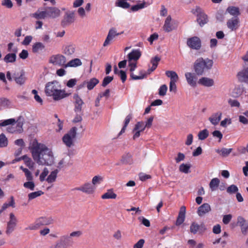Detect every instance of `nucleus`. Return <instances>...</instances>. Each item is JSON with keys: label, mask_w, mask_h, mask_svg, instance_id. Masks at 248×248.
<instances>
[{"label": "nucleus", "mask_w": 248, "mask_h": 248, "mask_svg": "<svg viewBox=\"0 0 248 248\" xmlns=\"http://www.w3.org/2000/svg\"><path fill=\"white\" fill-rule=\"evenodd\" d=\"M31 152L33 159L39 165L51 166L54 162L52 151L44 144L33 142Z\"/></svg>", "instance_id": "obj_1"}, {"label": "nucleus", "mask_w": 248, "mask_h": 248, "mask_svg": "<svg viewBox=\"0 0 248 248\" xmlns=\"http://www.w3.org/2000/svg\"><path fill=\"white\" fill-rule=\"evenodd\" d=\"M45 93L47 96H52L54 100H59L68 95L64 91L60 89L59 83L56 81L47 83L46 85Z\"/></svg>", "instance_id": "obj_2"}, {"label": "nucleus", "mask_w": 248, "mask_h": 248, "mask_svg": "<svg viewBox=\"0 0 248 248\" xmlns=\"http://www.w3.org/2000/svg\"><path fill=\"white\" fill-rule=\"evenodd\" d=\"M213 65V61L208 58H203L197 59L193 64V69L197 76H202L204 73L210 70Z\"/></svg>", "instance_id": "obj_3"}, {"label": "nucleus", "mask_w": 248, "mask_h": 248, "mask_svg": "<svg viewBox=\"0 0 248 248\" xmlns=\"http://www.w3.org/2000/svg\"><path fill=\"white\" fill-rule=\"evenodd\" d=\"M53 219L51 217H42L36 219L34 223L31 224L26 228V230H36L41 226L48 225L52 224Z\"/></svg>", "instance_id": "obj_4"}, {"label": "nucleus", "mask_w": 248, "mask_h": 248, "mask_svg": "<svg viewBox=\"0 0 248 248\" xmlns=\"http://www.w3.org/2000/svg\"><path fill=\"white\" fill-rule=\"evenodd\" d=\"M77 130L76 127H73L62 137V141L67 147L70 148L74 145V140L77 137Z\"/></svg>", "instance_id": "obj_5"}, {"label": "nucleus", "mask_w": 248, "mask_h": 248, "mask_svg": "<svg viewBox=\"0 0 248 248\" xmlns=\"http://www.w3.org/2000/svg\"><path fill=\"white\" fill-rule=\"evenodd\" d=\"M49 62L54 65H58L65 67L66 58L61 54L54 55L50 57Z\"/></svg>", "instance_id": "obj_6"}, {"label": "nucleus", "mask_w": 248, "mask_h": 248, "mask_svg": "<svg viewBox=\"0 0 248 248\" xmlns=\"http://www.w3.org/2000/svg\"><path fill=\"white\" fill-rule=\"evenodd\" d=\"M193 13L196 14L197 21L201 27L208 22L207 16L202 11L200 8L197 7Z\"/></svg>", "instance_id": "obj_7"}, {"label": "nucleus", "mask_w": 248, "mask_h": 248, "mask_svg": "<svg viewBox=\"0 0 248 248\" xmlns=\"http://www.w3.org/2000/svg\"><path fill=\"white\" fill-rule=\"evenodd\" d=\"M237 224L240 227L241 232L244 236L248 234V220L242 216H239L237 219Z\"/></svg>", "instance_id": "obj_8"}, {"label": "nucleus", "mask_w": 248, "mask_h": 248, "mask_svg": "<svg viewBox=\"0 0 248 248\" xmlns=\"http://www.w3.org/2000/svg\"><path fill=\"white\" fill-rule=\"evenodd\" d=\"M68 237L64 235L61 236L54 245H51L49 248H67L71 246L68 241Z\"/></svg>", "instance_id": "obj_9"}, {"label": "nucleus", "mask_w": 248, "mask_h": 248, "mask_svg": "<svg viewBox=\"0 0 248 248\" xmlns=\"http://www.w3.org/2000/svg\"><path fill=\"white\" fill-rule=\"evenodd\" d=\"M206 230L203 223L199 224L196 222H193L190 226V232L191 233L195 234L197 233H202Z\"/></svg>", "instance_id": "obj_10"}, {"label": "nucleus", "mask_w": 248, "mask_h": 248, "mask_svg": "<svg viewBox=\"0 0 248 248\" xmlns=\"http://www.w3.org/2000/svg\"><path fill=\"white\" fill-rule=\"evenodd\" d=\"M186 44L190 48L195 50L200 49L202 46L201 41L197 36L188 38L187 40Z\"/></svg>", "instance_id": "obj_11"}, {"label": "nucleus", "mask_w": 248, "mask_h": 248, "mask_svg": "<svg viewBox=\"0 0 248 248\" xmlns=\"http://www.w3.org/2000/svg\"><path fill=\"white\" fill-rule=\"evenodd\" d=\"M17 219L12 213L10 214V220L7 222L6 233L10 235L14 230L17 224Z\"/></svg>", "instance_id": "obj_12"}, {"label": "nucleus", "mask_w": 248, "mask_h": 248, "mask_svg": "<svg viewBox=\"0 0 248 248\" xmlns=\"http://www.w3.org/2000/svg\"><path fill=\"white\" fill-rule=\"evenodd\" d=\"M96 186L93 185L91 183H86L81 186L76 188L77 190L81 191L87 194H93L95 192Z\"/></svg>", "instance_id": "obj_13"}, {"label": "nucleus", "mask_w": 248, "mask_h": 248, "mask_svg": "<svg viewBox=\"0 0 248 248\" xmlns=\"http://www.w3.org/2000/svg\"><path fill=\"white\" fill-rule=\"evenodd\" d=\"M123 32L121 33H118L116 29L114 28H111L108 31V34L107 38L104 42L103 46H106L110 44V42L113 40V39L117 36L123 33Z\"/></svg>", "instance_id": "obj_14"}, {"label": "nucleus", "mask_w": 248, "mask_h": 248, "mask_svg": "<svg viewBox=\"0 0 248 248\" xmlns=\"http://www.w3.org/2000/svg\"><path fill=\"white\" fill-rule=\"evenodd\" d=\"M185 76L187 83L190 86L193 87L196 86L198 78L195 73L186 72Z\"/></svg>", "instance_id": "obj_15"}, {"label": "nucleus", "mask_w": 248, "mask_h": 248, "mask_svg": "<svg viewBox=\"0 0 248 248\" xmlns=\"http://www.w3.org/2000/svg\"><path fill=\"white\" fill-rule=\"evenodd\" d=\"M18 49L17 47H14L12 50V53H9L5 55L3 58L4 62L6 63H14L16 60V53Z\"/></svg>", "instance_id": "obj_16"}, {"label": "nucleus", "mask_w": 248, "mask_h": 248, "mask_svg": "<svg viewBox=\"0 0 248 248\" xmlns=\"http://www.w3.org/2000/svg\"><path fill=\"white\" fill-rule=\"evenodd\" d=\"M47 17L56 18L60 16L61 14L60 10L55 7H49L45 8Z\"/></svg>", "instance_id": "obj_17"}, {"label": "nucleus", "mask_w": 248, "mask_h": 248, "mask_svg": "<svg viewBox=\"0 0 248 248\" xmlns=\"http://www.w3.org/2000/svg\"><path fill=\"white\" fill-rule=\"evenodd\" d=\"M146 127V126H145V124L143 122H138L133 130V132H135L133 137V139L135 140L139 138L140 136V133L143 131Z\"/></svg>", "instance_id": "obj_18"}, {"label": "nucleus", "mask_w": 248, "mask_h": 248, "mask_svg": "<svg viewBox=\"0 0 248 248\" xmlns=\"http://www.w3.org/2000/svg\"><path fill=\"white\" fill-rule=\"evenodd\" d=\"M239 18L234 16L229 19L227 22V25L229 29L231 31H235L237 30L239 26Z\"/></svg>", "instance_id": "obj_19"}, {"label": "nucleus", "mask_w": 248, "mask_h": 248, "mask_svg": "<svg viewBox=\"0 0 248 248\" xmlns=\"http://www.w3.org/2000/svg\"><path fill=\"white\" fill-rule=\"evenodd\" d=\"M186 212V207L185 206H182L180 207L179 214L176 221L175 225L176 226H180L184 222L185 219Z\"/></svg>", "instance_id": "obj_20"}, {"label": "nucleus", "mask_w": 248, "mask_h": 248, "mask_svg": "<svg viewBox=\"0 0 248 248\" xmlns=\"http://www.w3.org/2000/svg\"><path fill=\"white\" fill-rule=\"evenodd\" d=\"M75 20V14L74 12L66 13L63 19L62 22V25L65 26L73 23Z\"/></svg>", "instance_id": "obj_21"}, {"label": "nucleus", "mask_w": 248, "mask_h": 248, "mask_svg": "<svg viewBox=\"0 0 248 248\" xmlns=\"http://www.w3.org/2000/svg\"><path fill=\"white\" fill-rule=\"evenodd\" d=\"M155 69H153L152 67L151 68L148 69L147 71L145 73L143 71L140 72L139 76H136L133 73L130 74L131 78L133 80H139L144 78L147 75L150 74Z\"/></svg>", "instance_id": "obj_22"}, {"label": "nucleus", "mask_w": 248, "mask_h": 248, "mask_svg": "<svg viewBox=\"0 0 248 248\" xmlns=\"http://www.w3.org/2000/svg\"><path fill=\"white\" fill-rule=\"evenodd\" d=\"M211 210L210 205L207 203H205L201 205L197 210V214L200 217H202L207 213H208Z\"/></svg>", "instance_id": "obj_23"}, {"label": "nucleus", "mask_w": 248, "mask_h": 248, "mask_svg": "<svg viewBox=\"0 0 248 248\" xmlns=\"http://www.w3.org/2000/svg\"><path fill=\"white\" fill-rule=\"evenodd\" d=\"M141 52L139 49H133L127 55L128 61L136 62L141 56Z\"/></svg>", "instance_id": "obj_24"}, {"label": "nucleus", "mask_w": 248, "mask_h": 248, "mask_svg": "<svg viewBox=\"0 0 248 248\" xmlns=\"http://www.w3.org/2000/svg\"><path fill=\"white\" fill-rule=\"evenodd\" d=\"M73 98L75 102V111L79 113L81 112L82 106L84 104L83 101L77 94H74Z\"/></svg>", "instance_id": "obj_25"}, {"label": "nucleus", "mask_w": 248, "mask_h": 248, "mask_svg": "<svg viewBox=\"0 0 248 248\" xmlns=\"http://www.w3.org/2000/svg\"><path fill=\"white\" fill-rule=\"evenodd\" d=\"M198 83L205 87H210L214 85V80L207 77H202L200 78Z\"/></svg>", "instance_id": "obj_26"}, {"label": "nucleus", "mask_w": 248, "mask_h": 248, "mask_svg": "<svg viewBox=\"0 0 248 248\" xmlns=\"http://www.w3.org/2000/svg\"><path fill=\"white\" fill-rule=\"evenodd\" d=\"M99 80L97 78H93L88 81H84L83 83V85H86L87 88L89 90H92L97 84L99 83Z\"/></svg>", "instance_id": "obj_27"}, {"label": "nucleus", "mask_w": 248, "mask_h": 248, "mask_svg": "<svg viewBox=\"0 0 248 248\" xmlns=\"http://www.w3.org/2000/svg\"><path fill=\"white\" fill-rule=\"evenodd\" d=\"M222 113L217 112L213 114L211 117L209 118V120L211 123L214 125H217L221 119Z\"/></svg>", "instance_id": "obj_28"}, {"label": "nucleus", "mask_w": 248, "mask_h": 248, "mask_svg": "<svg viewBox=\"0 0 248 248\" xmlns=\"http://www.w3.org/2000/svg\"><path fill=\"white\" fill-rule=\"evenodd\" d=\"M171 17L170 16H169L165 20L163 28L166 32H170L175 29L174 27L173 26L172 24L171 23Z\"/></svg>", "instance_id": "obj_29"}, {"label": "nucleus", "mask_w": 248, "mask_h": 248, "mask_svg": "<svg viewBox=\"0 0 248 248\" xmlns=\"http://www.w3.org/2000/svg\"><path fill=\"white\" fill-rule=\"evenodd\" d=\"M116 198L117 195L114 192L112 188L108 189L107 192L101 196L102 199H115Z\"/></svg>", "instance_id": "obj_30"}, {"label": "nucleus", "mask_w": 248, "mask_h": 248, "mask_svg": "<svg viewBox=\"0 0 248 248\" xmlns=\"http://www.w3.org/2000/svg\"><path fill=\"white\" fill-rule=\"evenodd\" d=\"M76 46L74 44H69L66 45L64 49L63 53L68 56H71L75 51Z\"/></svg>", "instance_id": "obj_31"}, {"label": "nucleus", "mask_w": 248, "mask_h": 248, "mask_svg": "<svg viewBox=\"0 0 248 248\" xmlns=\"http://www.w3.org/2000/svg\"><path fill=\"white\" fill-rule=\"evenodd\" d=\"M26 80L25 72L23 70H20L19 75L18 77H15V81L17 84L21 85L24 84Z\"/></svg>", "instance_id": "obj_32"}, {"label": "nucleus", "mask_w": 248, "mask_h": 248, "mask_svg": "<svg viewBox=\"0 0 248 248\" xmlns=\"http://www.w3.org/2000/svg\"><path fill=\"white\" fill-rule=\"evenodd\" d=\"M238 77L240 81L248 83V68L238 73Z\"/></svg>", "instance_id": "obj_33"}, {"label": "nucleus", "mask_w": 248, "mask_h": 248, "mask_svg": "<svg viewBox=\"0 0 248 248\" xmlns=\"http://www.w3.org/2000/svg\"><path fill=\"white\" fill-rule=\"evenodd\" d=\"M82 65V62L79 59L75 58L70 61L67 63L65 65V68H67L68 67H77Z\"/></svg>", "instance_id": "obj_34"}, {"label": "nucleus", "mask_w": 248, "mask_h": 248, "mask_svg": "<svg viewBox=\"0 0 248 248\" xmlns=\"http://www.w3.org/2000/svg\"><path fill=\"white\" fill-rule=\"evenodd\" d=\"M45 48V45L41 42H36L32 46V51L33 53H38L43 50Z\"/></svg>", "instance_id": "obj_35"}, {"label": "nucleus", "mask_w": 248, "mask_h": 248, "mask_svg": "<svg viewBox=\"0 0 248 248\" xmlns=\"http://www.w3.org/2000/svg\"><path fill=\"white\" fill-rule=\"evenodd\" d=\"M32 16L37 19H45L47 17L46 9L44 11H41L38 10L35 13L32 14Z\"/></svg>", "instance_id": "obj_36"}, {"label": "nucleus", "mask_w": 248, "mask_h": 248, "mask_svg": "<svg viewBox=\"0 0 248 248\" xmlns=\"http://www.w3.org/2000/svg\"><path fill=\"white\" fill-rule=\"evenodd\" d=\"M228 12L230 15L237 17L240 15L239 8L235 6H230L227 9Z\"/></svg>", "instance_id": "obj_37"}, {"label": "nucleus", "mask_w": 248, "mask_h": 248, "mask_svg": "<svg viewBox=\"0 0 248 248\" xmlns=\"http://www.w3.org/2000/svg\"><path fill=\"white\" fill-rule=\"evenodd\" d=\"M59 172V170L58 169H56L54 170L51 172L50 174L48 175V176L46 179V181L48 183H51L55 181L56 179L57 178V174Z\"/></svg>", "instance_id": "obj_38"}, {"label": "nucleus", "mask_w": 248, "mask_h": 248, "mask_svg": "<svg viewBox=\"0 0 248 248\" xmlns=\"http://www.w3.org/2000/svg\"><path fill=\"white\" fill-rule=\"evenodd\" d=\"M82 234V232L80 231H75L71 232L69 235L66 234L64 235V236H66L68 237V241L72 245L73 243V241L72 239V237H79Z\"/></svg>", "instance_id": "obj_39"}, {"label": "nucleus", "mask_w": 248, "mask_h": 248, "mask_svg": "<svg viewBox=\"0 0 248 248\" xmlns=\"http://www.w3.org/2000/svg\"><path fill=\"white\" fill-rule=\"evenodd\" d=\"M166 75L170 78V81L177 82L179 78L177 73L173 71H167Z\"/></svg>", "instance_id": "obj_40"}, {"label": "nucleus", "mask_w": 248, "mask_h": 248, "mask_svg": "<svg viewBox=\"0 0 248 248\" xmlns=\"http://www.w3.org/2000/svg\"><path fill=\"white\" fill-rule=\"evenodd\" d=\"M219 180L217 178H215L211 180L209 183V187L212 191L217 189L219 186Z\"/></svg>", "instance_id": "obj_41"}, {"label": "nucleus", "mask_w": 248, "mask_h": 248, "mask_svg": "<svg viewBox=\"0 0 248 248\" xmlns=\"http://www.w3.org/2000/svg\"><path fill=\"white\" fill-rule=\"evenodd\" d=\"M121 162L124 164H131L133 162L132 155L129 154L124 155L121 159Z\"/></svg>", "instance_id": "obj_42"}, {"label": "nucleus", "mask_w": 248, "mask_h": 248, "mask_svg": "<svg viewBox=\"0 0 248 248\" xmlns=\"http://www.w3.org/2000/svg\"><path fill=\"white\" fill-rule=\"evenodd\" d=\"M24 161L25 165L31 170H33L35 163L33 162L31 159L28 157L27 155H25V158Z\"/></svg>", "instance_id": "obj_43"}, {"label": "nucleus", "mask_w": 248, "mask_h": 248, "mask_svg": "<svg viewBox=\"0 0 248 248\" xmlns=\"http://www.w3.org/2000/svg\"><path fill=\"white\" fill-rule=\"evenodd\" d=\"M43 194L44 192L41 190L30 193L28 194V200L30 201Z\"/></svg>", "instance_id": "obj_44"}, {"label": "nucleus", "mask_w": 248, "mask_h": 248, "mask_svg": "<svg viewBox=\"0 0 248 248\" xmlns=\"http://www.w3.org/2000/svg\"><path fill=\"white\" fill-rule=\"evenodd\" d=\"M103 181V177L100 175H96L94 176L92 181V184L96 186V185H99Z\"/></svg>", "instance_id": "obj_45"}, {"label": "nucleus", "mask_w": 248, "mask_h": 248, "mask_svg": "<svg viewBox=\"0 0 248 248\" xmlns=\"http://www.w3.org/2000/svg\"><path fill=\"white\" fill-rule=\"evenodd\" d=\"M208 136L209 132L206 129L201 131L198 135L199 139L202 140L206 139Z\"/></svg>", "instance_id": "obj_46"}, {"label": "nucleus", "mask_w": 248, "mask_h": 248, "mask_svg": "<svg viewBox=\"0 0 248 248\" xmlns=\"http://www.w3.org/2000/svg\"><path fill=\"white\" fill-rule=\"evenodd\" d=\"M8 145V140L5 135L2 133L0 135V147H5Z\"/></svg>", "instance_id": "obj_47"}, {"label": "nucleus", "mask_w": 248, "mask_h": 248, "mask_svg": "<svg viewBox=\"0 0 248 248\" xmlns=\"http://www.w3.org/2000/svg\"><path fill=\"white\" fill-rule=\"evenodd\" d=\"M191 167L190 165L187 164H182L179 167V170L185 173L189 172V169Z\"/></svg>", "instance_id": "obj_48"}, {"label": "nucleus", "mask_w": 248, "mask_h": 248, "mask_svg": "<svg viewBox=\"0 0 248 248\" xmlns=\"http://www.w3.org/2000/svg\"><path fill=\"white\" fill-rule=\"evenodd\" d=\"M131 119H132L131 114H129L128 115H127L126 117V118L125 119V121H124V124L123 127L122 128V129H121L120 132L119 133V135H120L124 132L125 128L127 127L128 124H129V123Z\"/></svg>", "instance_id": "obj_49"}, {"label": "nucleus", "mask_w": 248, "mask_h": 248, "mask_svg": "<svg viewBox=\"0 0 248 248\" xmlns=\"http://www.w3.org/2000/svg\"><path fill=\"white\" fill-rule=\"evenodd\" d=\"M238 191V188L236 185H232L227 188V192L230 194L236 193Z\"/></svg>", "instance_id": "obj_50"}, {"label": "nucleus", "mask_w": 248, "mask_h": 248, "mask_svg": "<svg viewBox=\"0 0 248 248\" xmlns=\"http://www.w3.org/2000/svg\"><path fill=\"white\" fill-rule=\"evenodd\" d=\"M116 4L118 6L124 9L128 8L130 7V4L125 1V0H117Z\"/></svg>", "instance_id": "obj_51"}, {"label": "nucleus", "mask_w": 248, "mask_h": 248, "mask_svg": "<svg viewBox=\"0 0 248 248\" xmlns=\"http://www.w3.org/2000/svg\"><path fill=\"white\" fill-rule=\"evenodd\" d=\"M160 58L158 56H155L154 58H152L150 61L151 63L152 64L153 69H156L158 65V62L160 61Z\"/></svg>", "instance_id": "obj_52"}, {"label": "nucleus", "mask_w": 248, "mask_h": 248, "mask_svg": "<svg viewBox=\"0 0 248 248\" xmlns=\"http://www.w3.org/2000/svg\"><path fill=\"white\" fill-rule=\"evenodd\" d=\"M232 151V148L227 149L223 148L221 149L220 151L218 150L217 152H218V153H220V155L222 156L226 157L227 156L231 153Z\"/></svg>", "instance_id": "obj_53"}, {"label": "nucleus", "mask_w": 248, "mask_h": 248, "mask_svg": "<svg viewBox=\"0 0 248 248\" xmlns=\"http://www.w3.org/2000/svg\"><path fill=\"white\" fill-rule=\"evenodd\" d=\"M113 79V77L107 76L104 78L102 83V86L103 87H106L109 83H110Z\"/></svg>", "instance_id": "obj_54"}, {"label": "nucleus", "mask_w": 248, "mask_h": 248, "mask_svg": "<svg viewBox=\"0 0 248 248\" xmlns=\"http://www.w3.org/2000/svg\"><path fill=\"white\" fill-rule=\"evenodd\" d=\"M23 186L26 188L30 189L31 190H33L35 188L34 183L32 181H28L24 183Z\"/></svg>", "instance_id": "obj_55"}, {"label": "nucleus", "mask_w": 248, "mask_h": 248, "mask_svg": "<svg viewBox=\"0 0 248 248\" xmlns=\"http://www.w3.org/2000/svg\"><path fill=\"white\" fill-rule=\"evenodd\" d=\"M168 90L167 86L164 84L161 85L159 89V92L158 94L160 96H164L166 94V93Z\"/></svg>", "instance_id": "obj_56"}, {"label": "nucleus", "mask_w": 248, "mask_h": 248, "mask_svg": "<svg viewBox=\"0 0 248 248\" xmlns=\"http://www.w3.org/2000/svg\"><path fill=\"white\" fill-rule=\"evenodd\" d=\"M11 104V101L6 98H0V106L3 107L9 106Z\"/></svg>", "instance_id": "obj_57"}, {"label": "nucleus", "mask_w": 248, "mask_h": 248, "mask_svg": "<svg viewBox=\"0 0 248 248\" xmlns=\"http://www.w3.org/2000/svg\"><path fill=\"white\" fill-rule=\"evenodd\" d=\"M16 121L14 119H9L5 120L2 123H0V126H5L9 124H12L15 123Z\"/></svg>", "instance_id": "obj_58"}, {"label": "nucleus", "mask_w": 248, "mask_h": 248, "mask_svg": "<svg viewBox=\"0 0 248 248\" xmlns=\"http://www.w3.org/2000/svg\"><path fill=\"white\" fill-rule=\"evenodd\" d=\"M49 171L47 168H45L43 170V172L40 175V180L41 182H43L45 180L46 177L48 175Z\"/></svg>", "instance_id": "obj_59"}, {"label": "nucleus", "mask_w": 248, "mask_h": 248, "mask_svg": "<svg viewBox=\"0 0 248 248\" xmlns=\"http://www.w3.org/2000/svg\"><path fill=\"white\" fill-rule=\"evenodd\" d=\"M243 93L242 89L240 87L235 88L232 93L233 97H237L240 96Z\"/></svg>", "instance_id": "obj_60"}, {"label": "nucleus", "mask_w": 248, "mask_h": 248, "mask_svg": "<svg viewBox=\"0 0 248 248\" xmlns=\"http://www.w3.org/2000/svg\"><path fill=\"white\" fill-rule=\"evenodd\" d=\"M1 5L7 8H12L13 4L11 0H2L1 1Z\"/></svg>", "instance_id": "obj_61"}, {"label": "nucleus", "mask_w": 248, "mask_h": 248, "mask_svg": "<svg viewBox=\"0 0 248 248\" xmlns=\"http://www.w3.org/2000/svg\"><path fill=\"white\" fill-rule=\"evenodd\" d=\"M145 2H143L142 3L138 4L137 5H134L131 7V9L133 11H138L139 9L143 8L145 6Z\"/></svg>", "instance_id": "obj_62"}, {"label": "nucleus", "mask_w": 248, "mask_h": 248, "mask_svg": "<svg viewBox=\"0 0 248 248\" xmlns=\"http://www.w3.org/2000/svg\"><path fill=\"white\" fill-rule=\"evenodd\" d=\"M21 119H23V118H22L21 117L19 118V119L17 120V124L16 125V126L18 128L17 129V132H18L19 133L23 131L22 126L23 123V121H21Z\"/></svg>", "instance_id": "obj_63"}, {"label": "nucleus", "mask_w": 248, "mask_h": 248, "mask_svg": "<svg viewBox=\"0 0 248 248\" xmlns=\"http://www.w3.org/2000/svg\"><path fill=\"white\" fill-rule=\"evenodd\" d=\"M232 216L231 214L224 215L223 217L222 221L224 224H228L231 220Z\"/></svg>", "instance_id": "obj_64"}]
</instances>
